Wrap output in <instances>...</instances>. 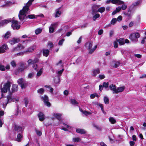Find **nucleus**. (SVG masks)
<instances>
[{
	"label": "nucleus",
	"mask_w": 146,
	"mask_h": 146,
	"mask_svg": "<svg viewBox=\"0 0 146 146\" xmlns=\"http://www.w3.org/2000/svg\"><path fill=\"white\" fill-rule=\"evenodd\" d=\"M90 86L89 85H87L86 84H84L82 85V88H84L88 89L89 88Z\"/></svg>",
	"instance_id": "59"
},
{
	"label": "nucleus",
	"mask_w": 146,
	"mask_h": 146,
	"mask_svg": "<svg viewBox=\"0 0 146 146\" xmlns=\"http://www.w3.org/2000/svg\"><path fill=\"white\" fill-rule=\"evenodd\" d=\"M93 126L94 127H95L97 129L99 130H100L101 129V128L98 126L97 125H96V124H94L93 125Z\"/></svg>",
	"instance_id": "63"
},
{
	"label": "nucleus",
	"mask_w": 146,
	"mask_h": 146,
	"mask_svg": "<svg viewBox=\"0 0 146 146\" xmlns=\"http://www.w3.org/2000/svg\"><path fill=\"white\" fill-rule=\"evenodd\" d=\"M24 101H25V106L26 107H27V105L28 102H29V100L27 98H25L24 99Z\"/></svg>",
	"instance_id": "54"
},
{
	"label": "nucleus",
	"mask_w": 146,
	"mask_h": 146,
	"mask_svg": "<svg viewBox=\"0 0 146 146\" xmlns=\"http://www.w3.org/2000/svg\"><path fill=\"white\" fill-rule=\"evenodd\" d=\"M27 41H25L23 42V44L19 43L17 47L13 48L11 50L12 52L17 51L25 48L27 46Z\"/></svg>",
	"instance_id": "3"
},
{
	"label": "nucleus",
	"mask_w": 146,
	"mask_h": 146,
	"mask_svg": "<svg viewBox=\"0 0 146 146\" xmlns=\"http://www.w3.org/2000/svg\"><path fill=\"white\" fill-rule=\"evenodd\" d=\"M34 0H29L26 3L25 6L23 7V9L21 10L19 14V17L20 20L23 23L28 18L30 19H33L35 18L34 15H27L28 13V11L29 9V7L31 5L33 2Z\"/></svg>",
	"instance_id": "1"
},
{
	"label": "nucleus",
	"mask_w": 146,
	"mask_h": 146,
	"mask_svg": "<svg viewBox=\"0 0 146 146\" xmlns=\"http://www.w3.org/2000/svg\"><path fill=\"white\" fill-rule=\"evenodd\" d=\"M100 17V15L98 13L96 14L93 17L92 19L94 21H95L96 19Z\"/></svg>",
	"instance_id": "40"
},
{
	"label": "nucleus",
	"mask_w": 146,
	"mask_h": 146,
	"mask_svg": "<svg viewBox=\"0 0 146 146\" xmlns=\"http://www.w3.org/2000/svg\"><path fill=\"white\" fill-rule=\"evenodd\" d=\"M27 67V65L24 63H22L21 64V66L15 72V74L17 75L19 72H21Z\"/></svg>",
	"instance_id": "7"
},
{
	"label": "nucleus",
	"mask_w": 146,
	"mask_h": 146,
	"mask_svg": "<svg viewBox=\"0 0 146 146\" xmlns=\"http://www.w3.org/2000/svg\"><path fill=\"white\" fill-rule=\"evenodd\" d=\"M48 97L46 96V106H47L49 107L50 106L51 104L50 102H48Z\"/></svg>",
	"instance_id": "53"
},
{
	"label": "nucleus",
	"mask_w": 146,
	"mask_h": 146,
	"mask_svg": "<svg viewBox=\"0 0 146 146\" xmlns=\"http://www.w3.org/2000/svg\"><path fill=\"white\" fill-rule=\"evenodd\" d=\"M99 78L101 79H103L105 78V76L104 74H100L99 76Z\"/></svg>",
	"instance_id": "60"
},
{
	"label": "nucleus",
	"mask_w": 146,
	"mask_h": 146,
	"mask_svg": "<svg viewBox=\"0 0 146 146\" xmlns=\"http://www.w3.org/2000/svg\"><path fill=\"white\" fill-rule=\"evenodd\" d=\"M59 22H56L52 24L49 28V32L52 33L54 32V29L57 27Z\"/></svg>",
	"instance_id": "8"
},
{
	"label": "nucleus",
	"mask_w": 146,
	"mask_h": 146,
	"mask_svg": "<svg viewBox=\"0 0 146 146\" xmlns=\"http://www.w3.org/2000/svg\"><path fill=\"white\" fill-rule=\"evenodd\" d=\"M104 101L105 103L106 104H108L109 103V100L108 98L106 96H105L104 98Z\"/></svg>",
	"instance_id": "39"
},
{
	"label": "nucleus",
	"mask_w": 146,
	"mask_h": 146,
	"mask_svg": "<svg viewBox=\"0 0 146 146\" xmlns=\"http://www.w3.org/2000/svg\"><path fill=\"white\" fill-rule=\"evenodd\" d=\"M53 44L51 42H48V43L47 47L49 48H51L53 47Z\"/></svg>",
	"instance_id": "48"
},
{
	"label": "nucleus",
	"mask_w": 146,
	"mask_h": 146,
	"mask_svg": "<svg viewBox=\"0 0 146 146\" xmlns=\"http://www.w3.org/2000/svg\"><path fill=\"white\" fill-rule=\"evenodd\" d=\"M11 21L9 20H4L0 23V27L3 26L5 24L10 22Z\"/></svg>",
	"instance_id": "24"
},
{
	"label": "nucleus",
	"mask_w": 146,
	"mask_h": 146,
	"mask_svg": "<svg viewBox=\"0 0 146 146\" xmlns=\"http://www.w3.org/2000/svg\"><path fill=\"white\" fill-rule=\"evenodd\" d=\"M5 52L4 49L1 46L0 47V53H2Z\"/></svg>",
	"instance_id": "57"
},
{
	"label": "nucleus",
	"mask_w": 146,
	"mask_h": 146,
	"mask_svg": "<svg viewBox=\"0 0 146 146\" xmlns=\"http://www.w3.org/2000/svg\"><path fill=\"white\" fill-rule=\"evenodd\" d=\"M117 21V19L116 18H113L111 21L110 24L112 25H114L116 22Z\"/></svg>",
	"instance_id": "42"
},
{
	"label": "nucleus",
	"mask_w": 146,
	"mask_h": 146,
	"mask_svg": "<svg viewBox=\"0 0 146 146\" xmlns=\"http://www.w3.org/2000/svg\"><path fill=\"white\" fill-rule=\"evenodd\" d=\"M11 26L14 29H19L20 27L19 23L17 21H12Z\"/></svg>",
	"instance_id": "10"
},
{
	"label": "nucleus",
	"mask_w": 146,
	"mask_h": 146,
	"mask_svg": "<svg viewBox=\"0 0 146 146\" xmlns=\"http://www.w3.org/2000/svg\"><path fill=\"white\" fill-rule=\"evenodd\" d=\"M14 129L15 131L17 133H21L23 131L22 127L18 125H15V126Z\"/></svg>",
	"instance_id": "15"
},
{
	"label": "nucleus",
	"mask_w": 146,
	"mask_h": 146,
	"mask_svg": "<svg viewBox=\"0 0 146 146\" xmlns=\"http://www.w3.org/2000/svg\"><path fill=\"white\" fill-rule=\"evenodd\" d=\"M46 90L48 91H53V89L50 86H46Z\"/></svg>",
	"instance_id": "41"
},
{
	"label": "nucleus",
	"mask_w": 146,
	"mask_h": 146,
	"mask_svg": "<svg viewBox=\"0 0 146 146\" xmlns=\"http://www.w3.org/2000/svg\"><path fill=\"white\" fill-rule=\"evenodd\" d=\"M11 64L13 67H15L16 66V62L14 60H13L11 62Z\"/></svg>",
	"instance_id": "49"
},
{
	"label": "nucleus",
	"mask_w": 146,
	"mask_h": 146,
	"mask_svg": "<svg viewBox=\"0 0 146 146\" xmlns=\"http://www.w3.org/2000/svg\"><path fill=\"white\" fill-rule=\"evenodd\" d=\"M64 41V40L63 39H62L60 40L58 43V45H62V44Z\"/></svg>",
	"instance_id": "61"
},
{
	"label": "nucleus",
	"mask_w": 146,
	"mask_h": 146,
	"mask_svg": "<svg viewBox=\"0 0 146 146\" xmlns=\"http://www.w3.org/2000/svg\"><path fill=\"white\" fill-rule=\"evenodd\" d=\"M23 137V135L21 133H19L17 136V138L16 139V141H21L22 138Z\"/></svg>",
	"instance_id": "26"
},
{
	"label": "nucleus",
	"mask_w": 146,
	"mask_h": 146,
	"mask_svg": "<svg viewBox=\"0 0 146 146\" xmlns=\"http://www.w3.org/2000/svg\"><path fill=\"white\" fill-rule=\"evenodd\" d=\"M35 131L36 132V133L39 136H40L41 135L42 132L40 131H39L38 130L36 129L35 130Z\"/></svg>",
	"instance_id": "45"
},
{
	"label": "nucleus",
	"mask_w": 146,
	"mask_h": 146,
	"mask_svg": "<svg viewBox=\"0 0 146 146\" xmlns=\"http://www.w3.org/2000/svg\"><path fill=\"white\" fill-rule=\"evenodd\" d=\"M5 70V67L4 66L0 64V71H4Z\"/></svg>",
	"instance_id": "51"
},
{
	"label": "nucleus",
	"mask_w": 146,
	"mask_h": 146,
	"mask_svg": "<svg viewBox=\"0 0 146 146\" xmlns=\"http://www.w3.org/2000/svg\"><path fill=\"white\" fill-rule=\"evenodd\" d=\"M12 92H8L9 95L7 96L6 98H0V105L3 104V107L5 108L8 103L11 101L17 102L18 99L13 98L12 97Z\"/></svg>",
	"instance_id": "2"
},
{
	"label": "nucleus",
	"mask_w": 146,
	"mask_h": 146,
	"mask_svg": "<svg viewBox=\"0 0 146 146\" xmlns=\"http://www.w3.org/2000/svg\"><path fill=\"white\" fill-rule=\"evenodd\" d=\"M25 53H26L25 51L23 52H22L19 53H18L16 54L15 55L16 56H22Z\"/></svg>",
	"instance_id": "50"
},
{
	"label": "nucleus",
	"mask_w": 146,
	"mask_h": 146,
	"mask_svg": "<svg viewBox=\"0 0 146 146\" xmlns=\"http://www.w3.org/2000/svg\"><path fill=\"white\" fill-rule=\"evenodd\" d=\"M20 41L19 38H13L10 40L9 42L11 45H13L16 43L19 42Z\"/></svg>",
	"instance_id": "12"
},
{
	"label": "nucleus",
	"mask_w": 146,
	"mask_h": 146,
	"mask_svg": "<svg viewBox=\"0 0 146 146\" xmlns=\"http://www.w3.org/2000/svg\"><path fill=\"white\" fill-rule=\"evenodd\" d=\"M120 62L119 61H113L111 64V66L113 67L117 68L120 64Z\"/></svg>",
	"instance_id": "18"
},
{
	"label": "nucleus",
	"mask_w": 146,
	"mask_h": 146,
	"mask_svg": "<svg viewBox=\"0 0 146 146\" xmlns=\"http://www.w3.org/2000/svg\"><path fill=\"white\" fill-rule=\"evenodd\" d=\"M11 35V33L10 31H7L5 34L2 36L3 39H7Z\"/></svg>",
	"instance_id": "16"
},
{
	"label": "nucleus",
	"mask_w": 146,
	"mask_h": 146,
	"mask_svg": "<svg viewBox=\"0 0 146 146\" xmlns=\"http://www.w3.org/2000/svg\"><path fill=\"white\" fill-rule=\"evenodd\" d=\"M17 82L22 88H25L27 83V82L22 78L19 79L18 80Z\"/></svg>",
	"instance_id": "9"
},
{
	"label": "nucleus",
	"mask_w": 146,
	"mask_h": 146,
	"mask_svg": "<svg viewBox=\"0 0 146 146\" xmlns=\"http://www.w3.org/2000/svg\"><path fill=\"white\" fill-rule=\"evenodd\" d=\"M135 10V8L131 5L128 8L127 13L125 14L129 17H131L133 13Z\"/></svg>",
	"instance_id": "11"
},
{
	"label": "nucleus",
	"mask_w": 146,
	"mask_h": 146,
	"mask_svg": "<svg viewBox=\"0 0 146 146\" xmlns=\"http://www.w3.org/2000/svg\"><path fill=\"white\" fill-rule=\"evenodd\" d=\"M40 95V97L41 100L44 102V104H46V95H44V96H41V95H42L44 92H39Z\"/></svg>",
	"instance_id": "22"
},
{
	"label": "nucleus",
	"mask_w": 146,
	"mask_h": 146,
	"mask_svg": "<svg viewBox=\"0 0 146 146\" xmlns=\"http://www.w3.org/2000/svg\"><path fill=\"white\" fill-rule=\"evenodd\" d=\"M34 75V73L33 72L30 73H29L28 76V78H32Z\"/></svg>",
	"instance_id": "47"
},
{
	"label": "nucleus",
	"mask_w": 146,
	"mask_h": 146,
	"mask_svg": "<svg viewBox=\"0 0 146 146\" xmlns=\"http://www.w3.org/2000/svg\"><path fill=\"white\" fill-rule=\"evenodd\" d=\"M76 131L77 133L81 134H84L86 133L85 131L83 129H76Z\"/></svg>",
	"instance_id": "28"
},
{
	"label": "nucleus",
	"mask_w": 146,
	"mask_h": 146,
	"mask_svg": "<svg viewBox=\"0 0 146 146\" xmlns=\"http://www.w3.org/2000/svg\"><path fill=\"white\" fill-rule=\"evenodd\" d=\"M73 31L71 30V31L67 32L66 33V35L67 36H69L72 34V33Z\"/></svg>",
	"instance_id": "64"
},
{
	"label": "nucleus",
	"mask_w": 146,
	"mask_h": 146,
	"mask_svg": "<svg viewBox=\"0 0 146 146\" xmlns=\"http://www.w3.org/2000/svg\"><path fill=\"white\" fill-rule=\"evenodd\" d=\"M71 103L72 104L75 106H78V103L74 99L71 100Z\"/></svg>",
	"instance_id": "34"
},
{
	"label": "nucleus",
	"mask_w": 146,
	"mask_h": 146,
	"mask_svg": "<svg viewBox=\"0 0 146 146\" xmlns=\"http://www.w3.org/2000/svg\"><path fill=\"white\" fill-rule=\"evenodd\" d=\"M43 72V68L42 67H41V68H40V70L38 71L36 74V78H38L42 74Z\"/></svg>",
	"instance_id": "21"
},
{
	"label": "nucleus",
	"mask_w": 146,
	"mask_h": 146,
	"mask_svg": "<svg viewBox=\"0 0 146 146\" xmlns=\"http://www.w3.org/2000/svg\"><path fill=\"white\" fill-rule=\"evenodd\" d=\"M18 86L16 84H13L12 86V91H16L17 90Z\"/></svg>",
	"instance_id": "31"
},
{
	"label": "nucleus",
	"mask_w": 146,
	"mask_h": 146,
	"mask_svg": "<svg viewBox=\"0 0 146 146\" xmlns=\"http://www.w3.org/2000/svg\"><path fill=\"white\" fill-rule=\"evenodd\" d=\"M100 6V5H94L93 6V10H95L98 9L99 8Z\"/></svg>",
	"instance_id": "43"
},
{
	"label": "nucleus",
	"mask_w": 146,
	"mask_h": 146,
	"mask_svg": "<svg viewBox=\"0 0 146 146\" xmlns=\"http://www.w3.org/2000/svg\"><path fill=\"white\" fill-rule=\"evenodd\" d=\"M60 8H59L56 10V12L55 15V17H59L61 15V12L59 11Z\"/></svg>",
	"instance_id": "29"
},
{
	"label": "nucleus",
	"mask_w": 146,
	"mask_h": 146,
	"mask_svg": "<svg viewBox=\"0 0 146 146\" xmlns=\"http://www.w3.org/2000/svg\"><path fill=\"white\" fill-rule=\"evenodd\" d=\"M95 96L98 97V95L96 93H94L91 95L90 97L92 98H94Z\"/></svg>",
	"instance_id": "52"
},
{
	"label": "nucleus",
	"mask_w": 146,
	"mask_h": 146,
	"mask_svg": "<svg viewBox=\"0 0 146 146\" xmlns=\"http://www.w3.org/2000/svg\"><path fill=\"white\" fill-rule=\"evenodd\" d=\"M54 117L57 118L60 121L61 120V116L62 115L60 114L56 113L54 114L53 115Z\"/></svg>",
	"instance_id": "27"
},
{
	"label": "nucleus",
	"mask_w": 146,
	"mask_h": 146,
	"mask_svg": "<svg viewBox=\"0 0 146 146\" xmlns=\"http://www.w3.org/2000/svg\"><path fill=\"white\" fill-rule=\"evenodd\" d=\"M33 67L35 70H36V71H37L38 69H40V68H41V67H42V66H41L40 68L38 66L37 64H35L33 65Z\"/></svg>",
	"instance_id": "35"
},
{
	"label": "nucleus",
	"mask_w": 146,
	"mask_h": 146,
	"mask_svg": "<svg viewBox=\"0 0 146 146\" xmlns=\"http://www.w3.org/2000/svg\"><path fill=\"white\" fill-rule=\"evenodd\" d=\"M124 39L123 38H120L117 40V42H119L120 45H122L124 44Z\"/></svg>",
	"instance_id": "32"
},
{
	"label": "nucleus",
	"mask_w": 146,
	"mask_h": 146,
	"mask_svg": "<svg viewBox=\"0 0 146 146\" xmlns=\"http://www.w3.org/2000/svg\"><path fill=\"white\" fill-rule=\"evenodd\" d=\"M100 70L99 69L97 68L96 69L93 70L92 71L93 74V76H96L98 74L100 73Z\"/></svg>",
	"instance_id": "20"
},
{
	"label": "nucleus",
	"mask_w": 146,
	"mask_h": 146,
	"mask_svg": "<svg viewBox=\"0 0 146 146\" xmlns=\"http://www.w3.org/2000/svg\"><path fill=\"white\" fill-rule=\"evenodd\" d=\"M93 45V42H89L86 43L85 46L86 48L89 50V53H92L97 48V45H96L93 48H92Z\"/></svg>",
	"instance_id": "5"
},
{
	"label": "nucleus",
	"mask_w": 146,
	"mask_h": 146,
	"mask_svg": "<svg viewBox=\"0 0 146 146\" xmlns=\"http://www.w3.org/2000/svg\"><path fill=\"white\" fill-rule=\"evenodd\" d=\"M36 46L34 45L32 46L27 48L26 50L25 51V52L27 53H29L33 52L34 50L36 48Z\"/></svg>",
	"instance_id": "13"
},
{
	"label": "nucleus",
	"mask_w": 146,
	"mask_h": 146,
	"mask_svg": "<svg viewBox=\"0 0 146 146\" xmlns=\"http://www.w3.org/2000/svg\"><path fill=\"white\" fill-rule=\"evenodd\" d=\"M140 36V34L138 32H135L130 34L129 36V39L132 42H137L138 38Z\"/></svg>",
	"instance_id": "4"
},
{
	"label": "nucleus",
	"mask_w": 146,
	"mask_h": 146,
	"mask_svg": "<svg viewBox=\"0 0 146 146\" xmlns=\"http://www.w3.org/2000/svg\"><path fill=\"white\" fill-rule=\"evenodd\" d=\"M109 84L108 82H104L103 83L102 85L103 87L106 88H108L109 86Z\"/></svg>",
	"instance_id": "44"
},
{
	"label": "nucleus",
	"mask_w": 146,
	"mask_h": 146,
	"mask_svg": "<svg viewBox=\"0 0 146 146\" xmlns=\"http://www.w3.org/2000/svg\"><path fill=\"white\" fill-rule=\"evenodd\" d=\"M38 60L37 58H35L33 60L31 59H30L27 61V62L29 65H30L33 64V65L36 63L38 62Z\"/></svg>",
	"instance_id": "14"
},
{
	"label": "nucleus",
	"mask_w": 146,
	"mask_h": 146,
	"mask_svg": "<svg viewBox=\"0 0 146 146\" xmlns=\"http://www.w3.org/2000/svg\"><path fill=\"white\" fill-rule=\"evenodd\" d=\"M141 3L140 1H137L132 3L131 5L135 8V7L139 5Z\"/></svg>",
	"instance_id": "23"
},
{
	"label": "nucleus",
	"mask_w": 146,
	"mask_h": 146,
	"mask_svg": "<svg viewBox=\"0 0 146 146\" xmlns=\"http://www.w3.org/2000/svg\"><path fill=\"white\" fill-rule=\"evenodd\" d=\"M11 83L8 81L4 84L1 88V91H10Z\"/></svg>",
	"instance_id": "6"
},
{
	"label": "nucleus",
	"mask_w": 146,
	"mask_h": 146,
	"mask_svg": "<svg viewBox=\"0 0 146 146\" xmlns=\"http://www.w3.org/2000/svg\"><path fill=\"white\" fill-rule=\"evenodd\" d=\"M54 82L56 84H57L59 83L60 82V79L58 77H55L54 80Z\"/></svg>",
	"instance_id": "37"
},
{
	"label": "nucleus",
	"mask_w": 146,
	"mask_h": 146,
	"mask_svg": "<svg viewBox=\"0 0 146 146\" xmlns=\"http://www.w3.org/2000/svg\"><path fill=\"white\" fill-rule=\"evenodd\" d=\"M117 41H115L114 42V47L115 48H117L118 47V43Z\"/></svg>",
	"instance_id": "62"
},
{
	"label": "nucleus",
	"mask_w": 146,
	"mask_h": 146,
	"mask_svg": "<svg viewBox=\"0 0 146 146\" xmlns=\"http://www.w3.org/2000/svg\"><path fill=\"white\" fill-rule=\"evenodd\" d=\"M109 121L112 124H114L116 122L115 120L112 117H110L109 119Z\"/></svg>",
	"instance_id": "36"
},
{
	"label": "nucleus",
	"mask_w": 146,
	"mask_h": 146,
	"mask_svg": "<svg viewBox=\"0 0 146 146\" xmlns=\"http://www.w3.org/2000/svg\"><path fill=\"white\" fill-rule=\"evenodd\" d=\"M111 3L120 5L123 4L124 2L123 1L120 0H111Z\"/></svg>",
	"instance_id": "17"
},
{
	"label": "nucleus",
	"mask_w": 146,
	"mask_h": 146,
	"mask_svg": "<svg viewBox=\"0 0 146 146\" xmlns=\"http://www.w3.org/2000/svg\"><path fill=\"white\" fill-rule=\"evenodd\" d=\"M2 47H3V49H4V50H7L8 49V48L7 46V45L6 44H4L1 46Z\"/></svg>",
	"instance_id": "56"
},
{
	"label": "nucleus",
	"mask_w": 146,
	"mask_h": 146,
	"mask_svg": "<svg viewBox=\"0 0 146 146\" xmlns=\"http://www.w3.org/2000/svg\"><path fill=\"white\" fill-rule=\"evenodd\" d=\"M123 5H122L121 8L123 10H125L127 8V5L125 4H122Z\"/></svg>",
	"instance_id": "55"
},
{
	"label": "nucleus",
	"mask_w": 146,
	"mask_h": 146,
	"mask_svg": "<svg viewBox=\"0 0 146 146\" xmlns=\"http://www.w3.org/2000/svg\"><path fill=\"white\" fill-rule=\"evenodd\" d=\"M74 142H78L80 141V139L79 137L74 138L73 139Z\"/></svg>",
	"instance_id": "46"
},
{
	"label": "nucleus",
	"mask_w": 146,
	"mask_h": 146,
	"mask_svg": "<svg viewBox=\"0 0 146 146\" xmlns=\"http://www.w3.org/2000/svg\"><path fill=\"white\" fill-rule=\"evenodd\" d=\"M110 90L113 91H116L117 89L116 88V86L114 84H112L110 85L109 86Z\"/></svg>",
	"instance_id": "25"
},
{
	"label": "nucleus",
	"mask_w": 146,
	"mask_h": 146,
	"mask_svg": "<svg viewBox=\"0 0 146 146\" xmlns=\"http://www.w3.org/2000/svg\"><path fill=\"white\" fill-rule=\"evenodd\" d=\"M38 117L39 118V120L40 121H43L44 119V115L42 112L39 113L38 115Z\"/></svg>",
	"instance_id": "19"
},
{
	"label": "nucleus",
	"mask_w": 146,
	"mask_h": 146,
	"mask_svg": "<svg viewBox=\"0 0 146 146\" xmlns=\"http://www.w3.org/2000/svg\"><path fill=\"white\" fill-rule=\"evenodd\" d=\"M125 88V86L119 87L117 89L116 91H123Z\"/></svg>",
	"instance_id": "38"
},
{
	"label": "nucleus",
	"mask_w": 146,
	"mask_h": 146,
	"mask_svg": "<svg viewBox=\"0 0 146 146\" xmlns=\"http://www.w3.org/2000/svg\"><path fill=\"white\" fill-rule=\"evenodd\" d=\"M83 113L86 115H88L91 114V113L87 111H84Z\"/></svg>",
	"instance_id": "58"
},
{
	"label": "nucleus",
	"mask_w": 146,
	"mask_h": 146,
	"mask_svg": "<svg viewBox=\"0 0 146 146\" xmlns=\"http://www.w3.org/2000/svg\"><path fill=\"white\" fill-rule=\"evenodd\" d=\"M42 31V29L41 28H38L35 30V33L36 35H38L41 33Z\"/></svg>",
	"instance_id": "33"
},
{
	"label": "nucleus",
	"mask_w": 146,
	"mask_h": 146,
	"mask_svg": "<svg viewBox=\"0 0 146 146\" xmlns=\"http://www.w3.org/2000/svg\"><path fill=\"white\" fill-rule=\"evenodd\" d=\"M105 10V8L104 7H102L99 8L97 11H96V12H99L101 13L104 12Z\"/></svg>",
	"instance_id": "30"
}]
</instances>
